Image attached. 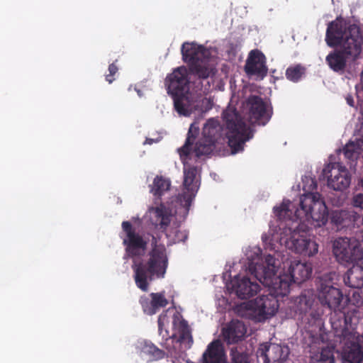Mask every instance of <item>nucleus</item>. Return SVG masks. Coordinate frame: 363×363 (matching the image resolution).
I'll return each instance as SVG.
<instances>
[{
	"mask_svg": "<svg viewBox=\"0 0 363 363\" xmlns=\"http://www.w3.org/2000/svg\"><path fill=\"white\" fill-rule=\"evenodd\" d=\"M183 60L188 65V69L184 66L179 67L169 74L165 79L167 93L172 96L188 94L189 90L190 78L189 74L197 78L199 82H195L196 91H202L201 80L213 77L217 69L211 62L210 52L203 45L196 43H184L182 46Z\"/></svg>",
	"mask_w": 363,
	"mask_h": 363,
	"instance_id": "1",
	"label": "nucleus"
},
{
	"mask_svg": "<svg viewBox=\"0 0 363 363\" xmlns=\"http://www.w3.org/2000/svg\"><path fill=\"white\" fill-rule=\"evenodd\" d=\"M279 261L271 255L264 257L262 264L255 266L252 274L264 286L268 288V294L256 298L249 304L250 308L257 315L259 319L273 316L279 308V298H283L289 293V285L286 277H275Z\"/></svg>",
	"mask_w": 363,
	"mask_h": 363,
	"instance_id": "2",
	"label": "nucleus"
},
{
	"mask_svg": "<svg viewBox=\"0 0 363 363\" xmlns=\"http://www.w3.org/2000/svg\"><path fill=\"white\" fill-rule=\"evenodd\" d=\"M358 33L354 26H347L333 21L328 25L325 42L330 48H336L325 57L328 67L335 72H343L348 61H355L360 55L359 44L356 41Z\"/></svg>",
	"mask_w": 363,
	"mask_h": 363,
	"instance_id": "3",
	"label": "nucleus"
},
{
	"mask_svg": "<svg viewBox=\"0 0 363 363\" xmlns=\"http://www.w3.org/2000/svg\"><path fill=\"white\" fill-rule=\"evenodd\" d=\"M298 206V208L289 200H284L279 206L274 208V213L279 220L307 221L314 227H320L328 222V208L318 193L301 195Z\"/></svg>",
	"mask_w": 363,
	"mask_h": 363,
	"instance_id": "4",
	"label": "nucleus"
},
{
	"mask_svg": "<svg viewBox=\"0 0 363 363\" xmlns=\"http://www.w3.org/2000/svg\"><path fill=\"white\" fill-rule=\"evenodd\" d=\"M168 264L169 259L165 246L162 244H152L146 260L133 261L132 269L136 286L147 292L151 281L164 277Z\"/></svg>",
	"mask_w": 363,
	"mask_h": 363,
	"instance_id": "5",
	"label": "nucleus"
},
{
	"mask_svg": "<svg viewBox=\"0 0 363 363\" xmlns=\"http://www.w3.org/2000/svg\"><path fill=\"white\" fill-rule=\"evenodd\" d=\"M331 327L343 344L341 352L342 363H361L363 350L360 342L363 341V335L360 336L354 330L352 318L340 312L336 313L331 318Z\"/></svg>",
	"mask_w": 363,
	"mask_h": 363,
	"instance_id": "6",
	"label": "nucleus"
},
{
	"mask_svg": "<svg viewBox=\"0 0 363 363\" xmlns=\"http://www.w3.org/2000/svg\"><path fill=\"white\" fill-rule=\"evenodd\" d=\"M158 330L160 335L165 339L164 342H161V345L165 348L170 354L177 353V348L175 345H179L181 348L179 350H186L191 347L194 340L191 335V330L182 315L179 313H175L172 316V328L174 333L169 336L167 330L163 333V328L167 322L166 313H162L158 317Z\"/></svg>",
	"mask_w": 363,
	"mask_h": 363,
	"instance_id": "7",
	"label": "nucleus"
},
{
	"mask_svg": "<svg viewBox=\"0 0 363 363\" xmlns=\"http://www.w3.org/2000/svg\"><path fill=\"white\" fill-rule=\"evenodd\" d=\"M199 133V128L195 123L191 124L185 143L182 147L178 149L181 160L182 161L184 168V186L186 190L182 195H179V199L181 204L185 208L186 211L189 210L191 202L196 196L198 186L194 180L197 174L196 167H189L186 168V160L189 158L192 150V145Z\"/></svg>",
	"mask_w": 363,
	"mask_h": 363,
	"instance_id": "8",
	"label": "nucleus"
},
{
	"mask_svg": "<svg viewBox=\"0 0 363 363\" xmlns=\"http://www.w3.org/2000/svg\"><path fill=\"white\" fill-rule=\"evenodd\" d=\"M223 119L228 130V145L233 153H236L242 150L245 143L252 138L250 128L235 108L228 107L223 111Z\"/></svg>",
	"mask_w": 363,
	"mask_h": 363,
	"instance_id": "9",
	"label": "nucleus"
},
{
	"mask_svg": "<svg viewBox=\"0 0 363 363\" xmlns=\"http://www.w3.org/2000/svg\"><path fill=\"white\" fill-rule=\"evenodd\" d=\"M334 275L335 274L332 273L325 274L318 278L317 283V298L322 308L327 307L330 311V323L331 318L338 312L350 317V313L345 314V311L337 309L342 301L343 294L340 289L333 285Z\"/></svg>",
	"mask_w": 363,
	"mask_h": 363,
	"instance_id": "10",
	"label": "nucleus"
},
{
	"mask_svg": "<svg viewBox=\"0 0 363 363\" xmlns=\"http://www.w3.org/2000/svg\"><path fill=\"white\" fill-rule=\"evenodd\" d=\"M294 311L296 318L302 323L313 325L320 324L323 315V309L315 302L311 291H304L294 302Z\"/></svg>",
	"mask_w": 363,
	"mask_h": 363,
	"instance_id": "11",
	"label": "nucleus"
},
{
	"mask_svg": "<svg viewBox=\"0 0 363 363\" xmlns=\"http://www.w3.org/2000/svg\"><path fill=\"white\" fill-rule=\"evenodd\" d=\"M222 128L218 120L208 119L205 123L201 137L195 143L194 152L196 157L208 156L214 150L216 143L221 136Z\"/></svg>",
	"mask_w": 363,
	"mask_h": 363,
	"instance_id": "12",
	"label": "nucleus"
},
{
	"mask_svg": "<svg viewBox=\"0 0 363 363\" xmlns=\"http://www.w3.org/2000/svg\"><path fill=\"white\" fill-rule=\"evenodd\" d=\"M333 252L341 264L353 263L363 259V248L355 239L339 238L333 243Z\"/></svg>",
	"mask_w": 363,
	"mask_h": 363,
	"instance_id": "13",
	"label": "nucleus"
},
{
	"mask_svg": "<svg viewBox=\"0 0 363 363\" xmlns=\"http://www.w3.org/2000/svg\"><path fill=\"white\" fill-rule=\"evenodd\" d=\"M249 121L252 124L265 125L273 114L272 107L268 108L266 102L259 96L251 95L246 101Z\"/></svg>",
	"mask_w": 363,
	"mask_h": 363,
	"instance_id": "14",
	"label": "nucleus"
},
{
	"mask_svg": "<svg viewBox=\"0 0 363 363\" xmlns=\"http://www.w3.org/2000/svg\"><path fill=\"white\" fill-rule=\"evenodd\" d=\"M323 175L327 177L328 185L335 191H343L350 184L351 177L347 168L340 163H330L323 169Z\"/></svg>",
	"mask_w": 363,
	"mask_h": 363,
	"instance_id": "15",
	"label": "nucleus"
},
{
	"mask_svg": "<svg viewBox=\"0 0 363 363\" xmlns=\"http://www.w3.org/2000/svg\"><path fill=\"white\" fill-rule=\"evenodd\" d=\"M122 228L126 235V238L123 240V244L125 247L127 255L130 257L141 255L147 247V242L140 235L135 233L130 222L123 221Z\"/></svg>",
	"mask_w": 363,
	"mask_h": 363,
	"instance_id": "16",
	"label": "nucleus"
},
{
	"mask_svg": "<svg viewBox=\"0 0 363 363\" xmlns=\"http://www.w3.org/2000/svg\"><path fill=\"white\" fill-rule=\"evenodd\" d=\"M286 245L292 251L303 256L312 257L318 251V245L315 241L306 238L295 230L286 240Z\"/></svg>",
	"mask_w": 363,
	"mask_h": 363,
	"instance_id": "17",
	"label": "nucleus"
},
{
	"mask_svg": "<svg viewBox=\"0 0 363 363\" xmlns=\"http://www.w3.org/2000/svg\"><path fill=\"white\" fill-rule=\"evenodd\" d=\"M289 349L280 345L264 342L260 344L257 350V357L263 363H284L287 359Z\"/></svg>",
	"mask_w": 363,
	"mask_h": 363,
	"instance_id": "18",
	"label": "nucleus"
},
{
	"mask_svg": "<svg viewBox=\"0 0 363 363\" xmlns=\"http://www.w3.org/2000/svg\"><path fill=\"white\" fill-rule=\"evenodd\" d=\"M232 288L238 297L247 299L254 296L259 290V285L252 281L248 277L236 276L231 280Z\"/></svg>",
	"mask_w": 363,
	"mask_h": 363,
	"instance_id": "19",
	"label": "nucleus"
},
{
	"mask_svg": "<svg viewBox=\"0 0 363 363\" xmlns=\"http://www.w3.org/2000/svg\"><path fill=\"white\" fill-rule=\"evenodd\" d=\"M150 297L142 296L139 302L144 313L152 315L155 314L160 308L166 307L169 301L165 297V291L150 294Z\"/></svg>",
	"mask_w": 363,
	"mask_h": 363,
	"instance_id": "20",
	"label": "nucleus"
},
{
	"mask_svg": "<svg viewBox=\"0 0 363 363\" xmlns=\"http://www.w3.org/2000/svg\"><path fill=\"white\" fill-rule=\"evenodd\" d=\"M288 272L289 274H280L279 276H277L276 272L275 277H286L289 279L287 281L290 286L291 281L300 284L309 279L312 273V269L306 263L294 261L291 262Z\"/></svg>",
	"mask_w": 363,
	"mask_h": 363,
	"instance_id": "21",
	"label": "nucleus"
},
{
	"mask_svg": "<svg viewBox=\"0 0 363 363\" xmlns=\"http://www.w3.org/2000/svg\"><path fill=\"white\" fill-rule=\"evenodd\" d=\"M266 57L259 50L250 52L245 67V72L250 75L265 76L267 72Z\"/></svg>",
	"mask_w": 363,
	"mask_h": 363,
	"instance_id": "22",
	"label": "nucleus"
},
{
	"mask_svg": "<svg viewBox=\"0 0 363 363\" xmlns=\"http://www.w3.org/2000/svg\"><path fill=\"white\" fill-rule=\"evenodd\" d=\"M247 332L243 322L238 320H231L223 328L222 334L224 341L228 344H235L242 340Z\"/></svg>",
	"mask_w": 363,
	"mask_h": 363,
	"instance_id": "23",
	"label": "nucleus"
},
{
	"mask_svg": "<svg viewBox=\"0 0 363 363\" xmlns=\"http://www.w3.org/2000/svg\"><path fill=\"white\" fill-rule=\"evenodd\" d=\"M358 219H359V216L357 213L344 210L334 211L330 216L331 223L336 226L337 230L354 227Z\"/></svg>",
	"mask_w": 363,
	"mask_h": 363,
	"instance_id": "24",
	"label": "nucleus"
},
{
	"mask_svg": "<svg viewBox=\"0 0 363 363\" xmlns=\"http://www.w3.org/2000/svg\"><path fill=\"white\" fill-rule=\"evenodd\" d=\"M150 215L152 224L162 232L171 222L170 214L163 205L150 208Z\"/></svg>",
	"mask_w": 363,
	"mask_h": 363,
	"instance_id": "25",
	"label": "nucleus"
},
{
	"mask_svg": "<svg viewBox=\"0 0 363 363\" xmlns=\"http://www.w3.org/2000/svg\"><path fill=\"white\" fill-rule=\"evenodd\" d=\"M172 97L174 101V109L179 115L189 116L195 109V106L191 100L189 93L178 94Z\"/></svg>",
	"mask_w": 363,
	"mask_h": 363,
	"instance_id": "26",
	"label": "nucleus"
},
{
	"mask_svg": "<svg viewBox=\"0 0 363 363\" xmlns=\"http://www.w3.org/2000/svg\"><path fill=\"white\" fill-rule=\"evenodd\" d=\"M345 285L354 288L361 289L363 287V267L361 265H353L350 268L344 276Z\"/></svg>",
	"mask_w": 363,
	"mask_h": 363,
	"instance_id": "27",
	"label": "nucleus"
},
{
	"mask_svg": "<svg viewBox=\"0 0 363 363\" xmlns=\"http://www.w3.org/2000/svg\"><path fill=\"white\" fill-rule=\"evenodd\" d=\"M140 355L147 357L149 361H158L164 358L166 353L162 350L159 349L152 342L144 340L138 346Z\"/></svg>",
	"mask_w": 363,
	"mask_h": 363,
	"instance_id": "28",
	"label": "nucleus"
},
{
	"mask_svg": "<svg viewBox=\"0 0 363 363\" xmlns=\"http://www.w3.org/2000/svg\"><path fill=\"white\" fill-rule=\"evenodd\" d=\"M349 304L353 306V308L349 306L348 311L345 314L350 313L352 319V325H356L358 319L360 318L359 308L363 305V296L359 291H354L352 295L348 298Z\"/></svg>",
	"mask_w": 363,
	"mask_h": 363,
	"instance_id": "29",
	"label": "nucleus"
},
{
	"mask_svg": "<svg viewBox=\"0 0 363 363\" xmlns=\"http://www.w3.org/2000/svg\"><path fill=\"white\" fill-rule=\"evenodd\" d=\"M171 182L162 176H157L153 181L150 191L155 196L160 197L169 189Z\"/></svg>",
	"mask_w": 363,
	"mask_h": 363,
	"instance_id": "30",
	"label": "nucleus"
},
{
	"mask_svg": "<svg viewBox=\"0 0 363 363\" xmlns=\"http://www.w3.org/2000/svg\"><path fill=\"white\" fill-rule=\"evenodd\" d=\"M230 357L231 363H250V355L242 347H231Z\"/></svg>",
	"mask_w": 363,
	"mask_h": 363,
	"instance_id": "31",
	"label": "nucleus"
},
{
	"mask_svg": "<svg viewBox=\"0 0 363 363\" xmlns=\"http://www.w3.org/2000/svg\"><path fill=\"white\" fill-rule=\"evenodd\" d=\"M305 72V68L301 65L289 67L286 70V77L287 79L297 82L300 80Z\"/></svg>",
	"mask_w": 363,
	"mask_h": 363,
	"instance_id": "32",
	"label": "nucleus"
},
{
	"mask_svg": "<svg viewBox=\"0 0 363 363\" xmlns=\"http://www.w3.org/2000/svg\"><path fill=\"white\" fill-rule=\"evenodd\" d=\"M335 347L333 346H327L322 348L319 360L323 363H335Z\"/></svg>",
	"mask_w": 363,
	"mask_h": 363,
	"instance_id": "33",
	"label": "nucleus"
},
{
	"mask_svg": "<svg viewBox=\"0 0 363 363\" xmlns=\"http://www.w3.org/2000/svg\"><path fill=\"white\" fill-rule=\"evenodd\" d=\"M108 74L106 75V80L109 83H112L114 80V75L118 72V68L117 65L113 62L108 66Z\"/></svg>",
	"mask_w": 363,
	"mask_h": 363,
	"instance_id": "34",
	"label": "nucleus"
},
{
	"mask_svg": "<svg viewBox=\"0 0 363 363\" xmlns=\"http://www.w3.org/2000/svg\"><path fill=\"white\" fill-rule=\"evenodd\" d=\"M172 233L174 234L173 238L174 242H185L188 238L186 231L175 229Z\"/></svg>",
	"mask_w": 363,
	"mask_h": 363,
	"instance_id": "35",
	"label": "nucleus"
},
{
	"mask_svg": "<svg viewBox=\"0 0 363 363\" xmlns=\"http://www.w3.org/2000/svg\"><path fill=\"white\" fill-rule=\"evenodd\" d=\"M352 204L356 208L363 209V194H357L352 199Z\"/></svg>",
	"mask_w": 363,
	"mask_h": 363,
	"instance_id": "36",
	"label": "nucleus"
},
{
	"mask_svg": "<svg viewBox=\"0 0 363 363\" xmlns=\"http://www.w3.org/2000/svg\"><path fill=\"white\" fill-rule=\"evenodd\" d=\"M346 101H347V104H348L350 106H351V107L354 106V101L353 97H352L351 95H348V96L346 97Z\"/></svg>",
	"mask_w": 363,
	"mask_h": 363,
	"instance_id": "37",
	"label": "nucleus"
},
{
	"mask_svg": "<svg viewBox=\"0 0 363 363\" xmlns=\"http://www.w3.org/2000/svg\"><path fill=\"white\" fill-rule=\"evenodd\" d=\"M153 139H146L145 144H149L151 145L153 143Z\"/></svg>",
	"mask_w": 363,
	"mask_h": 363,
	"instance_id": "38",
	"label": "nucleus"
},
{
	"mask_svg": "<svg viewBox=\"0 0 363 363\" xmlns=\"http://www.w3.org/2000/svg\"><path fill=\"white\" fill-rule=\"evenodd\" d=\"M206 86H208V87H210V84H209V82H208V84H207V85H206Z\"/></svg>",
	"mask_w": 363,
	"mask_h": 363,
	"instance_id": "39",
	"label": "nucleus"
}]
</instances>
